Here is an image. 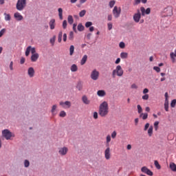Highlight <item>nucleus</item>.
I'll list each match as a JSON object with an SVG mask.
<instances>
[{
  "mask_svg": "<svg viewBox=\"0 0 176 176\" xmlns=\"http://www.w3.org/2000/svg\"><path fill=\"white\" fill-rule=\"evenodd\" d=\"M112 26H113L112 23H107V27L109 30H111L112 29Z\"/></svg>",
  "mask_w": 176,
  "mask_h": 176,
  "instance_id": "55",
  "label": "nucleus"
},
{
  "mask_svg": "<svg viewBox=\"0 0 176 176\" xmlns=\"http://www.w3.org/2000/svg\"><path fill=\"white\" fill-rule=\"evenodd\" d=\"M104 157L107 160H109L111 159V148L109 146H107L106 150H104Z\"/></svg>",
  "mask_w": 176,
  "mask_h": 176,
  "instance_id": "12",
  "label": "nucleus"
},
{
  "mask_svg": "<svg viewBox=\"0 0 176 176\" xmlns=\"http://www.w3.org/2000/svg\"><path fill=\"white\" fill-rule=\"evenodd\" d=\"M76 89L78 91H82L83 89V82L82 81H78L77 82Z\"/></svg>",
  "mask_w": 176,
  "mask_h": 176,
  "instance_id": "19",
  "label": "nucleus"
},
{
  "mask_svg": "<svg viewBox=\"0 0 176 176\" xmlns=\"http://www.w3.org/2000/svg\"><path fill=\"white\" fill-rule=\"evenodd\" d=\"M87 61V55H84L82 58L80 60V65H84L86 64V62Z\"/></svg>",
  "mask_w": 176,
  "mask_h": 176,
  "instance_id": "22",
  "label": "nucleus"
},
{
  "mask_svg": "<svg viewBox=\"0 0 176 176\" xmlns=\"http://www.w3.org/2000/svg\"><path fill=\"white\" fill-rule=\"evenodd\" d=\"M27 6V0H18L16 8L18 11H23Z\"/></svg>",
  "mask_w": 176,
  "mask_h": 176,
  "instance_id": "3",
  "label": "nucleus"
},
{
  "mask_svg": "<svg viewBox=\"0 0 176 176\" xmlns=\"http://www.w3.org/2000/svg\"><path fill=\"white\" fill-rule=\"evenodd\" d=\"M153 126H151L148 129V135L151 137L153 134Z\"/></svg>",
  "mask_w": 176,
  "mask_h": 176,
  "instance_id": "37",
  "label": "nucleus"
},
{
  "mask_svg": "<svg viewBox=\"0 0 176 176\" xmlns=\"http://www.w3.org/2000/svg\"><path fill=\"white\" fill-rule=\"evenodd\" d=\"M109 142H111V135H107L106 137L107 146H109Z\"/></svg>",
  "mask_w": 176,
  "mask_h": 176,
  "instance_id": "32",
  "label": "nucleus"
},
{
  "mask_svg": "<svg viewBox=\"0 0 176 176\" xmlns=\"http://www.w3.org/2000/svg\"><path fill=\"white\" fill-rule=\"evenodd\" d=\"M131 89H138V86L136 85V84H135V83L132 84Z\"/></svg>",
  "mask_w": 176,
  "mask_h": 176,
  "instance_id": "59",
  "label": "nucleus"
},
{
  "mask_svg": "<svg viewBox=\"0 0 176 176\" xmlns=\"http://www.w3.org/2000/svg\"><path fill=\"white\" fill-rule=\"evenodd\" d=\"M141 15L140 10H137V13H135L133 15V20L135 23H139L141 19Z\"/></svg>",
  "mask_w": 176,
  "mask_h": 176,
  "instance_id": "9",
  "label": "nucleus"
},
{
  "mask_svg": "<svg viewBox=\"0 0 176 176\" xmlns=\"http://www.w3.org/2000/svg\"><path fill=\"white\" fill-rule=\"evenodd\" d=\"M76 26H77V24L74 23V25H73V31L76 33Z\"/></svg>",
  "mask_w": 176,
  "mask_h": 176,
  "instance_id": "57",
  "label": "nucleus"
},
{
  "mask_svg": "<svg viewBox=\"0 0 176 176\" xmlns=\"http://www.w3.org/2000/svg\"><path fill=\"white\" fill-rule=\"evenodd\" d=\"M149 123L148 122H147L146 124H145V126H144V130L146 131L147 129H148V128L149 127Z\"/></svg>",
  "mask_w": 176,
  "mask_h": 176,
  "instance_id": "58",
  "label": "nucleus"
},
{
  "mask_svg": "<svg viewBox=\"0 0 176 176\" xmlns=\"http://www.w3.org/2000/svg\"><path fill=\"white\" fill-rule=\"evenodd\" d=\"M128 57V53L127 52H121L120 54V58L122 59H126Z\"/></svg>",
  "mask_w": 176,
  "mask_h": 176,
  "instance_id": "27",
  "label": "nucleus"
},
{
  "mask_svg": "<svg viewBox=\"0 0 176 176\" xmlns=\"http://www.w3.org/2000/svg\"><path fill=\"white\" fill-rule=\"evenodd\" d=\"M25 63V58H21L20 60V63L21 65H23Z\"/></svg>",
  "mask_w": 176,
  "mask_h": 176,
  "instance_id": "56",
  "label": "nucleus"
},
{
  "mask_svg": "<svg viewBox=\"0 0 176 176\" xmlns=\"http://www.w3.org/2000/svg\"><path fill=\"white\" fill-rule=\"evenodd\" d=\"M82 100L83 103L85 104H90V100H89V98H87V96H82Z\"/></svg>",
  "mask_w": 176,
  "mask_h": 176,
  "instance_id": "21",
  "label": "nucleus"
},
{
  "mask_svg": "<svg viewBox=\"0 0 176 176\" xmlns=\"http://www.w3.org/2000/svg\"><path fill=\"white\" fill-rule=\"evenodd\" d=\"M148 92V89L147 88L144 89L143 94H146Z\"/></svg>",
  "mask_w": 176,
  "mask_h": 176,
  "instance_id": "64",
  "label": "nucleus"
},
{
  "mask_svg": "<svg viewBox=\"0 0 176 176\" xmlns=\"http://www.w3.org/2000/svg\"><path fill=\"white\" fill-rule=\"evenodd\" d=\"M154 164L158 170L161 168V166L157 161H155Z\"/></svg>",
  "mask_w": 176,
  "mask_h": 176,
  "instance_id": "45",
  "label": "nucleus"
},
{
  "mask_svg": "<svg viewBox=\"0 0 176 176\" xmlns=\"http://www.w3.org/2000/svg\"><path fill=\"white\" fill-rule=\"evenodd\" d=\"M2 136L5 138L6 140H11L12 137H13V135L9 129H3L2 131Z\"/></svg>",
  "mask_w": 176,
  "mask_h": 176,
  "instance_id": "4",
  "label": "nucleus"
},
{
  "mask_svg": "<svg viewBox=\"0 0 176 176\" xmlns=\"http://www.w3.org/2000/svg\"><path fill=\"white\" fill-rule=\"evenodd\" d=\"M170 168L174 172L176 171V165L174 164V162H170Z\"/></svg>",
  "mask_w": 176,
  "mask_h": 176,
  "instance_id": "29",
  "label": "nucleus"
},
{
  "mask_svg": "<svg viewBox=\"0 0 176 176\" xmlns=\"http://www.w3.org/2000/svg\"><path fill=\"white\" fill-rule=\"evenodd\" d=\"M56 39V36H54L52 38H50V43L52 46H54L55 42Z\"/></svg>",
  "mask_w": 176,
  "mask_h": 176,
  "instance_id": "34",
  "label": "nucleus"
},
{
  "mask_svg": "<svg viewBox=\"0 0 176 176\" xmlns=\"http://www.w3.org/2000/svg\"><path fill=\"white\" fill-rule=\"evenodd\" d=\"M58 38H63V32L62 31L59 32Z\"/></svg>",
  "mask_w": 176,
  "mask_h": 176,
  "instance_id": "62",
  "label": "nucleus"
},
{
  "mask_svg": "<svg viewBox=\"0 0 176 176\" xmlns=\"http://www.w3.org/2000/svg\"><path fill=\"white\" fill-rule=\"evenodd\" d=\"M97 95L99 97H104L107 95V92H105V90H98L97 91Z\"/></svg>",
  "mask_w": 176,
  "mask_h": 176,
  "instance_id": "18",
  "label": "nucleus"
},
{
  "mask_svg": "<svg viewBox=\"0 0 176 176\" xmlns=\"http://www.w3.org/2000/svg\"><path fill=\"white\" fill-rule=\"evenodd\" d=\"M75 51V47L74 46V45H70L69 47V55L72 56L74 55V52Z\"/></svg>",
  "mask_w": 176,
  "mask_h": 176,
  "instance_id": "26",
  "label": "nucleus"
},
{
  "mask_svg": "<svg viewBox=\"0 0 176 176\" xmlns=\"http://www.w3.org/2000/svg\"><path fill=\"white\" fill-rule=\"evenodd\" d=\"M119 47L121 48V49H124V47H125V44L124 42H120V44H119Z\"/></svg>",
  "mask_w": 176,
  "mask_h": 176,
  "instance_id": "53",
  "label": "nucleus"
},
{
  "mask_svg": "<svg viewBox=\"0 0 176 176\" xmlns=\"http://www.w3.org/2000/svg\"><path fill=\"white\" fill-rule=\"evenodd\" d=\"M6 32V30L5 28L2 29L0 31V38H1L5 34Z\"/></svg>",
  "mask_w": 176,
  "mask_h": 176,
  "instance_id": "44",
  "label": "nucleus"
},
{
  "mask_svg": "<svg viewBox=\"0 0 176 176\" xmlns=\"http://www.w3.org/2000/svg\"><path fill=\"white\" fill-rule=\"evenodd\" d=\"M99 116L100 117H106L109 113V107L108 105V102L104 101L99 106Z\"/></svg>",
  "mask_w": 176,
  "mask_h": 176,
  "instance_id": "1",
  "label": "nucleus"
},
{
  "mask_svg": "<svg viewBox=\"0 0 176 176\" xmlns=\"http://www.w3.org/2000/svg\"><path fill=\"white\" fill-rule=\"evenodd\" d=\"M116 3V1H115V0L110 1L109 3L110 8H112L115 6Z\"/></svg>",
  "mask_w": 176,
  "mask_h": 176,
  "instance_id": "38",
  "label": "nucleus"
},
{
  "mask_svg": "<svg viewBox=\"0 0 176 176\" xmlns=\"http://www.w3.org/2000/svg\"><path fill=\"white\" fill-rule=\"evenodd\" d=\"M99 77L100 72L97 71V69H95L91 72V78H92L93 80H98Z\"/></svg>",
  "mask_w": 176,
  "mask_h": 176,
  "instance_id": "5",
  "label": "nucleus"
},
{
  "mask_svg": "<svg viewBox=\"0 0 176 176\" xmlns=\"http://www.w3.org/2000/svg\"><path fill=\"white\" fill-rule=\"evenodd\" d=\"M153 69H154L156 72H157V73H159V72H160V68L159 67H157V66H154V67H153Z\"/></svg>",
  "mask_w": 176,
  "mask_h": 176,
  "instance_id": "51",
  "label": "nucleus"
},
{
  "mask_svg": "<svg viewBox=\"0 0 176 176\" xmlns=\"http://www.w3.org/2000/svg\"><path fill=\"white\" fill-rule=\"evenodd\" d=\"M28 74L30 78H33L35 75V70L34 67H29L28 69Z\"/></svg>",
  "mask_w": 176,
  "mask_h": 176,
  "instance_id": "13",
  "label": "nucleus"
},
{
  "mask_svg": "<svg viewBox=\"0 0 176 176\" xmlns=\"http://www.w3.org/2000/svg\"><path fill=\"white\" fill-rule=\"evenodd\" d=\"M63 28L64 30L67 29V20H64L63 22Z\"/></svg>",
  "mask_w": 176,
  "mask_h": 176,
  "instance_id": "48",
  "label": "nucleus"
},
{
  "mask_svg": "<svg viewBox=\"0 0 176 176\" xmlns=\"http://www.w3.org/2000/svg\"><path fill=\"white\" fill-rule=\"evenodd\" d=\"M140 11H141V14L142 16H144L146 14L148 15L151 13V8H148L145 10V8L144 7H141L140 8Z\"/></svg>",
  "mask_w": 176,
  "mask_h": 176,
  "instance_id": "11",
  "label": "nucleus"
},
{
  "mask_svg": "<svg viewBox=\"0 0 176 176\" xmlns=\"http://www.w3.org/2000/svg\"><path fill=\"white\" fill-rule=\"evenodd\" d=\"M94 118L95 120L98 119V113L97 111H94Z\"/></svg>",
  "mask_w": 176,
  "mask_h": 176,
  "instance_id": "47",
  "label": "nucleus"
},
{
  "mask_svg": "<svg viewBox=\"0 0 176 176\" xmlns=\"http://www.w3.org/2000/svg\"><path fill=\"white\" fill-rule=\"evenodd\" d=\"M141 0H134L133 6H138L140 3Z\"/></svg>",
  "mask_w": 176,
  "mask_h": 176,
  "instance_id": "54",
  "label": "nucleus"
},
{
  "mask_svg": "<svg viewBox=\"0 0 176 176\" xmlns=\"http://www.w3.org/2000/svg\"><path fill=\"white\" fill-rule=\"evenodd\" d=\"M148 98H149L148 94H144V96H142V99H143L144 100H148Z\"/></svg>",
  "mask_w": 176,
  "mask_h": 176,
  "instance_id": "49",
  "label": "nucleus"
},
{
  "mask_svg": "<svg viewBox=\"0 0 176 176\" xmlns=\"http://www.w3.org/2000/svg\"><path fill=\"white\" fill-rule=\"evenodd\" d=\"M77 29L79 32H82V31L85 30V26H83V25H82V23H79L78 25Z\"/></svg>",
  "mask_w": 176,
  "mask_h": 176,
  "instance_id": "30",
  "label": "nucleus"
},
{
  "mask_svg": "<svg viewBox=\"0 0 176 176\" xmlns=\"http://www.w3.org/2000/svg\"><path fill=\"white\" fill-rule=\"evenodd\" d=\"M137 107H138V113L141 114L142 111V107L140 104H138Z\"/></svg>",
  "mask_w": 176,
  "mask_h": 176,
  "instance_id": "46",
  "label": "nucleus"
},
{
  "mask_svg": "<svg viewBox=\"0 0 176 176\" xmlns=\"http://www.w3.org/2000/svg\"><path fill=\"white\" fill-rule=\"evenodd\" d=\"M69 40L74 41V32H69Z\"/></svg>",
  "mask_w": 176,
  "mask_h": 176,
  "instance_id": "40",
  "label": "nucleus"
},
{
  "mask_svg": "<svg viewBox=\"0 0 176 176\" xmlns=\"http://www.w3.org/2000/svg\"><path fill=\"white\" fill-rule=\"evenodd\" d=\"M58 153L60 155H65L68 153V148L61 147V148H59Z\"/></svg>",
  "mask_w": 176,
  "mask_h": 176,
  "instance_id": "14",
  "label": "nucleus"
},
{
  "mask_svg": "<svg viewBox=\"0 0 176 176\" xmlns=\"http://www.w3.org/2000/svg\"><path fill=\"white\" fill-rule=\"evenodd\" d=\"M59 104L63 108V109H69L71 107V101L67 100L65 102L60 101L59 102Z\"/></svg>",
  "mask_w": 176,
  "mask_h": 176,
  "instance_id": "8",
  "label": "nucleus"
},
{
  "mask_svg": "<svg viewBox=\"0 0 176 176\" xmlns=\"http://www.w3.org/2000/svg\"><path fill=\"white\" fill-rule=\"evenodd\" d=\"M176 105V99H173L172 101H171V103H170V107L174 108Z\"/></svg>",
  "mask_w": 176,
  "mask_h": 176,
  "instance_id": "43",
  "label": "nucleus"
},
{
  "mask_svg": "<svg viewBox=\"0 0 176 176\" xmlns=\"http://www.w3.org/2000/svg\"><path fill=\"white\" fill-rule=\"evenodd\" d=\"M63 41L67 42V34L65 33L63 34Z\"/></svg>",
  "mask_w": 176,
  "mask_h": 176,
  "instance_id": "63",
  "label": "nucleus"
},
{
  "mask_svg": "<svg viewBox=\"0 0 176 176\" xmlns=\"http://www.w3.org/2000/svg\"><path fill=\"white\" fill-rule=\"evenodd\" d=\"M38 58H39V54L38 53L32 54V56H31L32 62H36Z\"/></svg>",
  "mask_w": 176,
  "mask_h": 176,
  "instance_id": "17",
  "label": "nucleus"
},
{
  "mask_svg": "<svg viewBox=\"0 0 176 176\" xmlns=\"http://www.w3.org/2000/svg\"><path fill=\"white\" fill-rule=\"evenodd\" d=\"M120 63V58H118L115 61L116 65H118Z\"/></svg>",
  "mask_w": 176,
  "mask_h": 176,
  "instance_id": "61",
  "label": "nucleus"
},
{
  "mask_svg": "<svg viewBox=\"0 0 176 176\" xmlns=\"http://www.w3.org/2000/svg\"><path fill=\"white\" fill-rule=\"evenodd\" d=\"M70 70L72 72H78V65H76V64H73L71 66Z\"/></svg>",
  "mask_w": 176,
  "mask_h": 176,
  "instance_id": "23",
  "label": "nucleus"
},
{
  "mask_svg": "<svg viewBox=\"0 0 176 176\" xmlns=\"http://www.w3.org/2000/svg\"><path fill=\"white\" fill-rule=\"evenodd\" d=\"M93 25V23L91 21H87L86 23H85V27L87 28H90L91 25Z\"/></svg>",
  "mask_w": 176,
  "mask_h": 176,
  "instance_id": "41",
  "label": "nucleus"
},
{
  "mask_svg": "<svg viewBox=\"0 0 176 176\" xmlns=\"http://www.w3.org/2000/svg\"><path fill=\"white\" fill-rule=\"evenodd\" d=\"M116 135H117L116 131H113L112 132V133H111V138H112L113 139L116 138Z\"/></svg>",
  "mask_w": 176,
  "mask_h": 176,
  "instance_id": "50",
  "label": "nucleus"
},
{
  "mask_svg": "<svg viewBox=\"0 0 176 176\" xmlns=\"http://www.w3.org/2000/svg\"><path fill=\"white\" fill-rule=\"evenodd\" d=\"M30 52L32 54H36V50L35 47H32V46H28L25 51V56H29Z\"/></svg>",
  "mask_w": 176,
  "mask_h": 176,
  "instance_id": "6",
  "label": "nucleus"
},
{
  "mask_svg": "<svg viewBox=\"0 0 176 176\" xmlns=\"http://www.w3.org/2000/svg\"><path fill=\"white\" fill-rule=\"evenodd\" d=\"M30 161H28V160H25L24 161V166H25V168L29 167V166H30Z\"/></svg>",
  "mask_w": 176,
  "mask_h": 176,
  "instance_id": "39",
  "label": "nucleus"
},
{
  "mask_svg": "<svg viewBox=\"0 0 176 176\" xmlns=\"http://www.w3.org/2000/svg\"><path fill=\"white\" fill-rule=\"evenodd\" d=\"M141 171L143 173H145L149 176H153V173L151 170H150V169H148L146 166H142V168H141Z\"/></svg>",
  "mask_w": 176,
  "mask_h": 176,
  "instance_id": "10",
  "label": "nucleus"
},
{
  "mask_svg": "<svg viewBox=\"0 0 176 176\" xmlns=\"http://www.w3.org/2000/svg\"><path fill=\"white\" fill-rule=\"evenodd\" d=\"M67 21L69 25H72L74 23V17H72V15L68 16Z\"/></svg>",
  "mask_w": 176,
  "mask_h": 176,
  "instance_id": "24",
  "label": "nucleus"
},
{
  "mask_svg": "<svg viewBox=\"0 0 176 176\" xmlns=\"http://www.w3.org/2000/svg\"><path fill=\"white\" fill-rule=\"evenodd\" d=\"M140 118H142V120H145L148 118V113H141L140 114Z\"/></svg>",
  "mask_w": 176,
  "mask_h": 176,
  "instance_id": "25",
  "label": "nucleus"
},
{
  "mask_svg": "<svg viewBox=\"0 0 176 176\" xmlns=\"http://www.w3.org/2000/svg\"><path fill=\"white\" fill-rule=\"evenodd\" d=\"M124 74L123 69H122L120 65H117L116 69L112 72L113 78H116V76L118 77H122Z\"/></svg>",
  "mask_w": 176,
  "mask_h": 176,
  "instance_id": "2",
  "label": "nucleus"
},
{
  "mask_svg": "<svg viewBox=\"0 0 176 176\" xmlns=\"http://www.w3.org/2000/svg\"><path fill=\"white\" fill-rule=\"evenodd\" d=\"M58 16L60 20H63V8H59L58 9Z\"/></svg>",
  "mask_w": 176,
  "mask_h": 176,
  "instance_id": "31",
  "label": "nucleus"
},
{
  "mask_svg": "<svg viewBox=\"0 0 176 176\" xmlns=\"http://www.w3.org/2000/svg\"><path fill=\"white\" fill-rule=\"evenodd\" d=\"M5 20L6 21H10L11 20V16L9 14H6Z\"/></svg>",
  "mask_w": 176,
  "mask_h": 176,
  "instance_id": "42",
  "label": "nucleus"
},
{
  "mask_svg": "<svg viewBox=\"0 0 176 176\" xmlns=\"http://www.w3.org/2000/svg\"><path fill=\"white\" fill-rule=\"evenodd\" d=\"M164 108L166 111H168V99H165V102H164Z\"/></svg>",
  "mask_w": 176,
  "mask_h": 176,
  "instance_id": "33",
  "label": "nucleus"
},
{
  "mask_svg": "<svg viewBox=\"0 0 176 176\" xmlns=\"http://www.w3.org/2000/svg\"><path fill=\"white\" fill-rule=\"evenodd\" d=\"M107 20L109 21H112V14H109L108 16H107Z\"/></svg>",
  "mask_w": 176,
  "mask_h": 176,
  "instance_id": "60",
  "label": "nucleus"
},
{
  "mask_svg": "<svg viewBox=\"0 0 176 176\" xmlns=\"http://www.w3.org/2000/svg\"><path fill=\"white\" fill-rule=\"evenodd\" d=\"M49 25L52 30H54L56 27V20L54 19H51L50 21Z\"/></svg>",
  "mask_w": 176,
  "mask_h": 176,
  "instance_id": "16",
  "label": "nucleus"
},
{
  "mask_svg": "<svg viewBox=\"0 0 176 176\" xmlns=\"http://www.w3.org/2000/svg\"><path fill=\"white\" fill-rule=\"evenodd\" d=\"M170 59L172 60V62L173 63H175V58H176V50H175V52H170Z\"/></svg>",
  "mask_w": 176,
  "mask_h": 176,
  "instance_id": "20",
  "label": "nucleus"
},
{
  "mask_svg": "<svg viewBox=\"0 0 176 176\" xmlns=\"http://www.w3.org/2000/svg\"><path fill=\"white\" fill-rule=\"evenodd\" d=\"M86 14V10H82L79 13V16L82 18Z\"/></svg>",
  "mask_w": 176,
  "mask_h": 176,
  "instance_id": "35",
  "label": "nucleus"
},
{
  "mask_svg": "<svg viewBox=\"0 0 176 176\" xmlns=\"http://www.w3.org/2000/svg\"><path fill=\"white\" fill-rule=\"evenodd\" d=\"M121 13V9L120 8H118L117 6H114V8L113 10V14L116 19H118L120 16V14Z\"/></svg>",
  "mask_w": 176,
  "mask_h": 176,
  "instance_id": "7",
  "label": "nucleus"
},
{
  "mask_svg": "<svg viewBox=\"0 0 176 176\" xmlns=\"http://www.w3.org/2000/svg\"><path fill=\"white\" fill-rule=\"evenodd\" d=\"M57 107H58L57 104H54L52 106V109H51V112H52L53 116L56 115L55 111L56 110Z\"/></svg>",
  "mask_w": 176,
  "mask_h": 176,
  "instance_id": "28",
  "label": "nucleus"
},
{
  "mask_svg": "<svg viewBox=\"0 0 176 176\" xmlns=\"http://www.w3.org/2000/svg\"><path fill=\"white\" fill-rule=\"evenodd\" d=\"M59 116L61 118H65V116H67V113L65 112V111H60Z\"/></svg>",
  "mask_w": 176,
  "mask_h": 176,
  "instance_id": "36",
  "label": "nucleus"
},
{
  "mask_svg": "<svg viewBox=\"0 0 176 176\" xmlns=\"http://www.w3.org/2000/svg\"><path fill=\"white\" fill-rule=\"evenodd\" d=\"M158 124H159V122L158 121H155V123H154V127L155 129V131H157V129H158Z\"/></svg>",
  "mask_w": 176,
  "mask_h": 176,
  "instance_id": "52",
  "label": "nucleus"
},
{
  "mask_svg": "<svg viewBox=\"0 0 176 176\" xmlns=\"http://www.w3.org/2000/svg\"><path fill=\"white\" fill-rule=\"evenodd\" d=\"M14 17L18 21H21L23 19V16L22 15H21V14L19 12H15L14 14Z\"/></svg>",
  "mask_w": 176,
  "mask_h": 176,
  "instance_id": "15",
  "label": "nucleus"
}]
</instances>
